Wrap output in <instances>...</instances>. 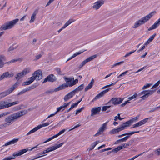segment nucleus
<instances>
[{
	"label": "nucleus",
	"instance_id": "obj_1",
	"mask_svg": "<svg viewBox=\"0 0 160 160\" xmlns=\"http://www.w3.org/2000/svg\"><path fill=\"white\" fill-rule=\"evenodd\" d=\"M28 112L27 110H24L11 114L5 119V121L8 126L11 124L21 117Z\"/></svg>",
	"mask_w": 160,
	"mask_h": 160
},
{
	"label": "nucleus",
	"instance_id": "obj_2",
	"mask_svg": "<svg viewBox=\"0 0 160 160\" xmlns=\"http://www.w3.org/2000/svg\"><path fill=\"white\" fill-rule=\"evenodd\" d=\"M42 77V71L38 69L35 71L32 74V76L28 79V80L24 82L23 84L24 86L29 85L31 84L35 80L37 81L41 79Z\"/></svg>",
	"mask_w": 160,
	"mask_h": 160
},
{
	"label": "nucleus",
	"instance_id": "obj_3",
	"mask_svg": "<svg viewBox=\"0 0 160 160\" xmlns=\"http://www.w3.org/2000/svg\"><path fill=\"white\" fill-rule=\"evenodd\" d=\"M156 13V12H152L145 17L142 18L136 21L134 23V26L132 27V28H136L144 24L151 18L153 15L154 13Z\"/></svg>",
	"mask_w": 160,
	"mask_h": 160
},
{
	"label": "nucleus",
	"instance_id": "obj_4",
	"mask_svg": "<svg viewBox=\"0 0 160 160\" xmlns=\"http://www.w3.org/2000/svg\"><path fill=\"white\" fill-rule=\"evenodd\" d=\"M19 21V19L18 18L15 20L7 22L4 24L2 25L0 28L1 30H4L8 29H10L12 28L14 25Z\"/></svg>",
	"mask_w": 160,
	"mask_h": 160
},
{
	"label": "nucleus",
	"instance_id": "obj_5",
	"mask_svg": "<svg viewBox=\"0 0 160 160\" xmlns=\"http://www.w3.org/2000/svg\"><path fill=\"white\" fill-rule=\"evenodd\" d=\"M21 59H17L12 60L10 61L5 62H4V61L6 60V58L3 55H0V68H3L4 65L5 64L9 65L11 63H14L19 60Z\"/></svg>",
	"mask_w": 160,
	"mask_h": 160
},
{
	"label": "nucleus",
	"instance_id": "obj_6",
	"mask_svg": "<svg viewBox=\"0 0 160 160\" xmlns=\"http://www.w3.org/2000/svg\"><path fill=\"white\" fill-rule=\"evenodd\" d=\"M19 84V82H17L11 88L8 89L5 92L0 93V99L4 97L11 93L15 88L18 87Z\"/></svg>",
	"mask_w": 160,
	"mask_h": 160
},
{
	"label": "nucleus",
	"instance_id": "obj_7",
	"mask_svg": "<svg viewBox=\"0 0 160 160\" xmlns=\"http://www.w3.org/2000/svg\"><path fill=\"white\" fill-rule=\"evenodd\" d=\"M156 91L155 90H143L141 92L139 93L138 95L141 96L142 95H143L141 97L142 99V100H144L146 98L148 97L149 95H152L154 92Z\"/></svg>",
	"mask_w": 160,
	"mask_h": 160
},
{
	"label": "nucleus",
	"instance_id": "obj_8",
	"mask_svg": "<svg viewBox=\"0 0 160 160\" xmlns=\"http://www.w3.org/2000/svg\"><path fill=\"white\" fill-rule=\"evenodd\" d=\"M19 103V101H17L13 102H10L7 104H5L6 103V102H0V106L1 108H0V109H2L7 108L14 105L18 104Z\"/></svg>",
	"mask_w": 160,
	"mask_h": 160
},
{
	"label": "nucleus",
	"instance_id": "obj_9",
	"mask_svg": "<svg viewBox=\"0 0 160 160\" xmlns=\"http://www.w3.org/2000/svg\"><path fill=\"white\" fill-rule=\"evenodd\" d=\"M139 132H140V131H134V132H130L129 133H124L118 136V138H120L122 137V136H124L127 135V136L120 139L121 141L122 142H126L128 140V139L129 138L130 135H132L133 134H134V133H138Z\"/></svg>",
	"mask_w": 160,
	"mask_h": 160
},
{
	"label": "nucleus",
	"instance_id": "obj_10",
	"mask_svg": "<svg viewBox=\"0 0 160 160\" xmlns=\"http://www.w3.org/2000/svg\"><path fill=\"white\" fill-rule=\"evenodd\" d=\"M123 100V98H112L106 104H109L111 103L113 105H118L121 103Z\"/></svg>",
	"mask_w": 160,
	"mask_h": 160
},
{
	"label": "nucleus",
	"instance_id": "obj_11",
	"mask_svg": "<svg viewBox=\"0 0 160 160\" xmlns=\"http://www.w3.org/2000/svg\"><path fill=\"white\" fill-rule=\"evenodd\" d=\"M126 127H127V126L125 123H124L120 125L119 127L112 129L110 131V133L112 134H115L118 132L125 129Z\"/></svg>",
	"mask_w": 160,
	"mask_h": 160
},
{
	"label": "nucleus",
	"instance_id": "obj_12",
	"mask_svg": "<svg viewBox=\"0 0 160 160\" xmlns=\"http://www.w3.org/2000/svg\"><path fill=\"white\" fill-rule=\"evenodd\" d=\"M63 143H60L58 145H56L54 146L50 147L48 148L46 150H44L43 151V153L45 154L49 152L52 151H54L59 147H61L63 144Z\"/></svg>",
	"mask_w": 160,
	"mask_h": 160
},
{
	"label": "nucleus",
	"instance_id": "obj_13",
	"mask_svg": "<svg viewBox=\"0 0 160 160\" xmlns=\"http://www.w3.org/2000/svg\"><path fill=\"white\" fill-rule=\"evenodd\" d=\"M111 88H107L100 92L99 94L96 95L95 98H93V100L91 101V102H94L96 100L100 98L103 97L107 92H108L109 90L111 89Z\"/></svg>",
	"mask_w": 160,
	"mask_h": 160
},
{
	"label": "nucleus",
	"instance_id": "obj_14",
	"mask_svg": "<svg viewBox=\"0 0 160 160\" xmlns=\"http://www.w3.org/2000/svg\"><path fill=\"white\" fill-rule=\"evenodd\" d=\"M97 57V55H94L93 56H91L90 57L87 58L84 61H83L82 63L80 64L79 66L78 67V68L79 69L81 68L84 65H85L87 63L89 62L93 59L96 58Z\"/></svg>",
	"mask_w": 160,
	"mask_h": 160
},
{
	"label": "nucleus",
	"instance_id": "obj_15",
	"mask_svg": "<svg viewBox=\"0 0 160 160\" xmlns=\"http://www.w3.org/2000/svg\"><path fill=\"white\" fill-rule=\"evenodd\" d=\"M104 1L103 0L98 1L93 4L92 6L93 8L96 10L98 9L104 3Z\"/></svg>",
	"mask_w": 160,
	"mask_h": 160
},
{
	"label": "nucleus",
	"instance_id": "obj_16",
	"mask_svg": "<svg viewBox=\"0 0 160 160\" xmlns=\"http://www.w3.org/2000/svg\"><path fill=\"white\" fill-rule=\"evenodd\" d=\"M56 80V78L52 74H51L48 76L42 82V83L46 82L47 81L53 82Z\"/></svg>",
	"mask_w": 160,
	"mask_h": 160
},
{
	"label": "nucleus",
	"instance_id": "obj_17",
	"mask_svg": "<svg viewBox=\"0 0 160 160\" xmlns=\"http://www.w3.org/2000/svg\"><path fill=\"white\" fill-rule=\"evenodd\" d=\"M14 74L13 73H10L9 72H6L1 75H0V81L8 78H11L13 77Z\"/></svg>",
	"mask_w": 160,
	"mask_h": 160
},
{
	"label": "nucleus",
	"instance_id": "obj_18",
	"mask_svg": "<svg viewBox=\"0 0 160 160\" xmlns=\"http://www.w3.org/2000/svg\"><path fill=\"white\" fill-rule=\"evenodd\" d=\"M107 127L106 126V123H104L102 124V126L99 128L98 132L94 136L96 137L99 136L101 134L102 132H104L105 130L106 129Z\"/></svg>",
	"mask_w": 160,
	"mask_h": 160
},
{
	"label": "nucleus",
	"instance_id": "obj_19",
	"mask_svg": "<svg viewBox=\"0 0 160 160\" xmlns=\"http://www.w3.org/2000/svg\"><path fill=\"white\" fill-rule=\"evenodd\" d=\"M28 150V149H24L13 153L12 155L14 157L22 155Z\"/></svg>",
	"mask_w": 160,
	"mask_h": 160
},
{
	"label": "nucleus",
	"instance_id": "obj_20",
	"mask_svg": "<svg viewBox=\"0 0 160 160\" xmlns=\"http://www.w3.org/2000/svg\"><path fill=\"white\" fill-rule=\"evenodd\" d=\"M76 93L73 90L70 92L69 93L65 96L64 98V100L65 101H67L69 99L72 98L73 96Z\"/></svg>",
	"mask_w": 160,
	"mask_h": 160
},
{
	"label": "nucleus",
	"instance_id": "obj_21",
	"mask_svg": "<svg viewBox=\"0 0 160 160\" xmlns=\"http://www.w3.org/2000/svg\"><path fill=\"white\" fill-rule=\"evenodd\" d=\"M139 117V116H137L136 117L133 118L132 119L125 122V123L127 126V127H128L129 126L134 122H136L137 121L138 119V118Z\"/></svg>",
	"mask_w": 160,
	"mask_h": 160
},
{
	"label": "nucleus",
	"instance_id": "obj_22",
	"mask_svg": "<svg viewBox=\"0 0 160 160\" xmlns=\"http://www.w3.org/2000/svg\"><path fill=\"white\" fill-rule=\"evenodd\" d=\"M101 108L100 107L93 108H92L91 110V116H92L94 115L97 114L99 112L101 111Z\"/></svg>",
	"mask_w": 160,
	"mask_h": 160
},
{
	"label": "nucleus",
	"instance_id": "obj_23",
	"mask_svg": "<svg viewBox=\"0 0 160 160\" xmlns=\"http://www.w3.org/2000/svg\"><path fill=\"white\" fill-rule=\"evenodd\" d=\"M64 80L66 82V83L67 84H70V83H72L73 82H74V84L72 85V86L76 84L78 82V79H76L74 81H73L72 82V80L71 79V78H68L67 77L64 78Z\"/></svg>",
	"mask_w": 160,
	"mask_h": 160
},
{
	"label": "nucleus",
	"instance_id": "obj_24",
	"mask_svg": "<svg viewBox=\"0 0 160 160\" xmlns=\"http://www.w3.org/2000/svg\"><path fill=\"white\" fill-rule=\"evenodd\" d=\"M94 83V80L93 79H92L91 82L89 83V84L84 89L85 92H86L88 91V90L92 88V86Z\"/></svg>",
	"mask_w": 160,
	"mask_h": 160
},
{
	"label": "nucleus",
	"instance_id": "obj_25",
	"mask_svg": "<svg viewBox=\"0 0 160 160\" xmlns=\"http://www.w3.org/2000/svg\"><path fill=\"white\" fill-rule=\"evenodd\" d=\"M38 11V10L37 9L34 11L31 16V19L29 21L30 23L33 22H34L35 18V16L37 14Z\"/></svg>",
	"mask_w": 160,
	"mask_h": 160
},
{
	"label": "nucleus",
	"instance_id": "obj_26",
	"mask_svg": "<svg viewBox=\"0 0 160 160\" xmlns=\"http://www.w3.org/2000/svg\"><path fill=\"white\" fill-rule=\"evenodd\" d=\"M74 84V82H73L72 83H71L70 84H67L66 83H65L60 85V86L61 87V89L62 90L68 87H71L72 86V85Z\"/></svg>",
	"mask_w": 160,
	"mask_h": 160
},
{
	"label": "nucleus",
	"instance_id": "obj_27",
	"mask_svg": "<svg viewBox=\"0 0 160 160\" xmlns=\"http://www.w3.org/2000/svg\"><path fill=\"white\" fill-rule=\"evenodd\" d=\"M18 139L17 138L13 139L11 141H10L7 142H6L3 146H6L9 145L13 144L17 142L18 141Z\"/></svg>",
	"mask_w": 160,
	"mask_h": 160
},
{
	"label": "nucleus",
	"instance_id": "obj_28",
	"mask_svg": "<svg viewBox=\"0 0 160 160\" xmlns=\"http://www.w3.org/2000/svg\"><path fill=\"white\" fill-rule=\"evenodd\" d=\"M18 139L17 138L13 139L11 141H10L7 142H6L3 146H6L9 145L13 144L17 142L18 141Z\"/></svg>",
	"mask_w": 160,
	"mask_h": 160
},
{
	"label": "nucleus",
	"instance_id": "obj_29",
	"mask_svg": "<svg viewBox=\"0 0 160 160\" xmlns=\"http://www.w3.org/2000/svg\"><path fill=\"white\" fill-rule=\"evenodd\" d=\"M84 87V85L83 84H81L80 85L78 86L73 91L75 93H76L78 92L81 91Z\"/></svg>",
	"mask_w": 160,
	"mask_h": 160
},
{
	"label": "nucleus",
	"instance_id": "obj_30",
	"mask_svg": "<svg viewBox=\"0 0 160 160\" xmlns=\"http://www.w3.org/2000/svg\"><path fill=\"white\" fill-rule=\"evenodd\" d=\"M160 25L159 23L157 21H156L155 23L150 28H149L148 30L150 31L152 29L156 28Z\"/></svg>",
	"mask_w": 160,
	"mask_h": 160
},
{
	"label": "nucleus",
	"instance_id": "obj_31",
	"mask_svg": "<svg viewBox=\"0 0 160 160\" xmlns=\"http://www.w3.org/2000/svg\"><path fill=\"white\" fill-rule=\"evenodd\" d=\"M160 25L159 23L157 21H156L155 23L150 28H149L148 30L150 31L152 29L156 28Z\"/></svg>",
	"mask_w": 160,
	"mask_h": 160
},
{
	"label": "nucleus",
	"instance_id": "obj_32",
	"mask_svg": "<svg viewBox=\"0 0 160 160\" xmlns=\"http://www.w3.org/2000/svg\"><path fill=\"white\" fill-rule=\"evenodd\" d=\"M156 35V33H154L153 35L151 36L150 38L148 39V41L145 43V45H147L151 42L152 40L155 37Z\"/></svg>",
	"mask_w": 160,
	"mask_h": 160
},
{
	"label": "nucleus",
	"instance_id": "obj_33",
	"mask_svg": "<svg viewBox=\"0 0 160 160\" xmlns=\"http://www.w3.org/2000/svg\"><path fill=\"white\" fill-rule=\"evenodd\" d=\"M99 142V141H96L93 143L91 145V147L87 149V151L88 150L89 152L91 150L94 149L95 146Z\"/></svg>",
	"mask_w": 160,
	"mask_h": 160
},
{
	"label": "nucleus",
	"instance_id": "obj_34",
	"mask_svg": "<svg viewBox=\"0 0 160 160\" xmlns=\"http://www.w3.org/2000/svg\"><path fill=\"white\" fill-rule=\"evenodd\" d=\"M75 20H73L72 19H69L68 21L63 26V28H66L67 27H68V25H69L70 24L74 22Z\"/></svg>",
	"mask_w": 160,
	"mask_h": 160
},
{
	"label": "nucleus",
	"instance_id": "obj_35",
	"mask_svg": "<svg viewBox=\"0 0 160 160\" xmlns=\"http://www.w3.org/2000/svg\"><path fill=\"white\" fill-rule=\"evenodd\" d=\"M24 76L22 72L18 73L15 76V78L16 79L19 80Z\"/></svg>",
	"mask_w": 160,
	"mask_h": 160
},
{
	"label": "nucleus",
	"instance_id": "obj_36",
	"mask_svg": "<svg viewBox=\"0 0 160 160\" xmlns=\"http://www.w3.org/2000/svg\"><path fill=\"white\" fill-rule=\"evenodd\" d=\"M38 130V129L37 127H36L35 128H34L32 129V130H31L28 133H27L26 135H29L30 134H31L35 132L36 131H37Z\"/></svg>",
	"mask_w": 160,
	"mask_h": 160
},
{
	"label": "nucleus",
	"instance_id": "obj_37",
	"mask_svg": "<svg viewBox=\"0 0 160 160\" xmlns=\"http://www.w3.org/2000/svg\"><path fill=\"white\" fill-rule=\"evenodd\" d=\"M30 68H28L24 69L22 72L24 76L29 73L30 72Z\"/></svg>",
	"mask_w": 160,
	"mask_h": 160
},
{
	"label": "nucleus",
	"instance_id": "obj_38",
	"mask_svg": "<svg viewBox=\"0 0 160 160\" xmlns=\"http://www.w3.org/2000/svg\"><path fill=\"white\" fill-rule=\"evenodd\" d=\"M49 125V123L48 122H46V123H43L42 124L39 125H38V126H37V127L38 129H39L42 127L47 126Z\"/></svg>",
	"mask_w": 160,
	"mask_h": 160
},
{
	"label": "nucleus",
	"instance_id": "obj_39",
	"mask_svg": "<svg viewBox=\"0 0 160 160\" xmlns=\"http://www.w3.org/2000/svg\"><path fill=\"white\" fill-rule=\"evenodd\" d=\"M122 149V146H118L116 148L113 149L112 150V151H113V152H118L120 151V150Z\"/></svg>",
	"mask_w": 160,
	"mask_h": 160
},
{
	"label": "nucleus",
	"instance_id": "obj_40",
	"mask_svg": "<svg viewBox=\"0 0 160 160\" xmlns=\"http://www.w3.org/2000/svg\"><path fill=\"white\" fill-rule=\"evenodd\" d=\"M17 48V46L16 45H13L11 46L8 49V52H10V51H13Z\"/></svg>",
	"mask_w": 160,
	"mask_h": 160
},
{
	"label": "nucleus",
	"instance_id": "obj_41",
	"mask_svg": "<svg viewBox=\"0 0 160 160\" xmlns=\"http://www.w3.org/2000/svg\"><path fill=\"white\" fill-rule=\"evenodd\" d=\"M142 126L140 122H138L137 123H136L133 124L132 127H131V128H135L138 127L139 126Z\"/></svg>",
	"mask_w": 160,
	"mask_h": 160
},
{
	"label": "nucleus",
	"instance_id": "obj_42",
	"mask_svg": "<svg viewBox=\"0 0 160 160\" xmlns=\"http://www.w3.org/2000/svg\"><path fill=\"white\" fill-rule=\"evenodd\" d=\"M65 109V108L63 107V106L62 105L60 107H59L58 108H57V111L55 112V113H57L59 112L61 110H62V111H63Z\"/></svg>",
	"mask_w": 160,
	"mask_h": 160
},
{
	"label": "nucleus",
	"instance_id": "obj_43",
	"mask_svg": "<svg viewBox=\"0 0 160 160\" xmlns=\"http://www.w3.org/2000/svg\"><path fill=\"white\" fill-rule=\"evenodd\" d=\"M80 101H78L77 102H76L74 103H73L71 106L70 107V109H72L74 107H76L78 105L80 102Z\"/></svg>",
	"mask_w": 160,
	"mask_h": 160
},
{
	"label": "nucleus",
	"instance_id": "obj_44",
	"mask_svg": "<svg viewBox=\"0 0 160 160\" xmlns=\"http://www.w3.org/2000/svg\"><path fill=\"white\" fill-rule=\"evenodd\" d=\"M150 118H146L140 121V122L141 123V125H142L144 124L146 122H148V120Z\"/></svg>",
	"mask_w": 160,
	"mask_h": 160
},
{
	"label": "nucleus",
	"instance_id": "obj_45",
	"mask_svg": "<svg viewBox=\"0 0 160 160\" xmlns=\"http://www.w3.org/2000/svg\"><path fill=\"white\" fill-rule=\"evenodd\" d=\"M111 106V105L103 106L102 108V111H105L108 109Z\"/></svg>",
	"mask_w": 160,
	"mask_h": 160
},
{
	"label": "nucleus",
	"instance_id": "obj_46",
	"mask_svg": "<svg viewBox=\"0 0 160 160\" xmlns=\"http://www.w3.org/2000/svg\"><path fill=\"white\" fill-rule=\"evenodd\" d=\"M152 84L147 83L142 88V89L144 90L150 87L152 85Z\"/></svg>",
	"mask_w": 160,
	"mask_h": 160
},
{
	"label": "nucleus",
	"instance_id": "obj_47",
	"mask_svg": "<svg viewBox=\"0 0 160 160\" xmlns=\"http://www.w3.org/2000/svg\"><path fill=\"white\" fill-rule=\"evenodd\" d=\"M138 95L137 94V93H135L134 94V95H133L132 96H131L130 97H129L128 98V99H129V100H131L132 99L136 98L137 97Z\"/></svg>",
	"mask_w": 160,
	"mask_h": 160
},
{
	"label": "nucleus",
	"instance_id": "obj_48",
	"mask_svg": "<svg viewBox=\"0 0 160 160\" xmlns=\"http://www.w3.org/2000/svg\"><path fill=\"white\" fill-rule=\"evenodd\" d=\"M34 88L33 86H30L27 88H26L24 89L25 90V92H28V91H29L30 90L34 89Z\"/></svg>",
	"mask_w": 160,
	"mask_h": 160
},
{
	"label": "nucleus",
	"instance_id": "obj_49",
	"mask_svg": "<svg viewBox=\"0 0 160 160\" xmlns=\"http://www.w3.org/2000/svg\"><path fill=\"white\" fill-rule=\"evenodd\" d=\"M160 83V80H159L158 82H157L154 85L152 86V87L151 88H155L157 87L159 85V84Z\"/></svg>",
	"mask_w": 160,
	"mask_h": 160
},
{
	"label": "nucleus",
	"instance_id": "obj_50",
	"mask_svg": "<svg viewBox=\"0 0 160 160\" xmlns=\"http://www.w3.org/2000/svg\"><path fill=\"white\" fill-rule=\"evenodd\" d=\"M117 82H116L115 83H112L111 84H109V85H107L103 87H102V89H104V88H107V87H110L111 86L114 85L117 83Z\"/></svg>",
	"mask_w": 160,
	"mask_h": 160
},
{
	"label": "nucleus",
	"instance_id": "obj_51",
	"mask_svg": "<svg viewBox=\"0 0 160 160\" xmlns=\"http://www.w3.org/2000/svg\"><path fill=\"white\" fill-rule=\"evenodd\" d=\"M8 126L6 124V123H5L3 124H2L0 125V129H3L7 127Z\"/></svg>",
	"mask_w": 160,
	"mask_h": 160
},
{
	"label": "nucleus",
	"instance_id": "obj_52",
	"mask_svg": "<svg viewBox=\"0 0 160 160\" xmlns=\"http://www.w3.org/2000/svg\"><path fill=\"white\" fill-rule=\"evenodd\" d=\"M123 61H121V62H120L116 63L112 65V66L111 67V68H113L114 67H115L118 65H120L121 64H122V63H123Z\"/></svg>",
	"mask_w": 160,
	"mask_h": 160
},
{
	"label": "nucleus",
	"instance_id": "obj_53",
	"mask_svg": "<svg viewBox=\"0 0 160 160\" xmlns=\"http://www.w3.org/2000/svg\"><path fill=\"white\" fill-rule=\"evenodd\" d=\"M57 137L56 135H54L52 137H51L50 138H48V140H47L46 141H45L44 142H43V143H46V142H49V141H50V140H52V139H53Z\"/></svg>",
	"mask_w": 160,
	"mask_h": 160
},
{
	"label": "nucleus",
	"instance_id": "obj_54",
	"mask_svg": "<svg viewBox=\"0 0 160 160\" xmlns=\"http://www.w3.org/2000/svg\"><path fill=\"white\" fill-rule=\"evenodd\" d=\"M42 54H39L38 55H36L35 56V58L34 59V60L35 61H37L38 60V59H39L42 56Z\"/></svg>",
	"mask_w": 160,
	"mask_h": 160
},
{
	"label": "nucleus",
	"instance_id": "obj_55",
	"mask_svg": "<svg viewBox=\"0 0 160 160\" xmlns=\"http://www.w3.org/2000/svg\"><path fill=\"white\" fill-rule=\"evenodd\" d=\"M128 72V71H126L123 73H122V74H120L119 76H118L117 78H120L122 76H124L125 75L126 73H127Z\"/></svg>",
	"mask_w": 160,
	"mask_h": 160
},
{
	"label": "nucleus",
	"instance_id": "obj_56",
	"mask_svg": "<svg viewBox=\"0 0 160 160\" xmlns=\"http://www.w3.org/2000/svg\"><path fill=\"white\" fill-rule=\"evenodd\" d=\"M65 129H63L60 131L58 134L56 135V137H57L61 134L65 132Z\"/></svg>",
	"mask_w": 160,
	"mask_h": 160
},
{
	"label": "nucleus",
	"instance_id": "obj_57",
	"mask_svg": "<svg viewBox=\"0 0 160 160\" xmlns=\"http://www.w3.org/2000/svg\"><path fill=\"white\" fill-rule=\"evenodd\" d=\"M83 52H76V53H74L73 54V55L72 56V58H74V57H76L77 56L81 54V53H82Z\"/></svg>",
	"mask_w": 160,
	"mask_h": 160
},
{
	"label": "nucleus",
	"instance_id": "obj_58",
	"mask_svg": "<svg viewBox=\"0 0 160 160\" xmlns=\"http://www.w3.org/2000/svg\"><path fill=\"white\" fill-rule=\"evenodd\" d=\"M155 154L158 156L160 155V148H158L155 151Z\"/></svg>",
	"mask_w": 160,
	"mask_h": 160
},
{
	"label": "nucleus",
	"instance_id": "obj_59",
	"mask_svg": "<svg viewBox=\"0 0 160 160\" xmlns=\"http://www.w3.org/2000/svg\"><path fill=\"white\" fill-rule=\"evenodd\" d=\"M55 70L60 75H62V72L60 68H57L55 69Z\"/></svg>",
	"mask_w": 160,
	"mask_h": 160
},
{
	"label": "nucleus",
	"instance_id": "obj_60",
	"mask_svg": "<svg viewBox=\"0 0 160 160\" xmlns=\"http://www.w3.org/2000/svg\"><path fill=\"white\" fill-rule=\"evenodd\" d=\"M84 107H82L81 108H79L76 111V114H78L79 113L81 112L84 109Z\"/></svg>",
	"mask_w": 160,
	"mask_h": 160
},
{
	"label": "nucleus",
	"instance_id": "obj_61",
	"mask_svg": "<svg viewBox=\"0 0 160 160\" xmlns=\"http://www.w3.org/2000/svg\"><path fill=\"white\" fill-rule=\"evenodd\" d=\"M9 114V112H5L4 113H2L0 114V118L3 117L5 115H7Z\"/></svg>",
	"mask_w": 160,
	"mask_h": 160
},
{
	"label": "nucleus",
	"instance_id": "obj_62",
	"mask_svg": "<svg viewBox=\"0 0 160 160\" xmlns=\"http://www.w3.org/2000/svg\"><path fill=\"white\" fill-rule=\"evenodd\" d=\"M15 158V157L10 156L4 158L2 160H11L12 159H14Z\"/></svg>",
	"mask_w": 160,
	"mask_h": 160
},
{
	"label": "nucleus",
	"instance_id": "obj_63",
	"mask_svg": "<svg viewBox=\"0 0 160 160\" xmlns=\"http://www.w3.org/2000/svg\"><path fill=\"white\" fill-rule=\"evenodd\" d=\"M61 90L62 89H61V87L60 86H59V87L55 88L54 90V91L55 92H57Z\"/></svg>",
	"mask_w": 160,
	"mask_h": 160
},
{
	"label": "nucleus",
	"instance_id": "obj_64",
	"mask_svg": "<svg viewBox=\"0 0 160 160\" xmlns=\"http://www.w3.org/2000/svg\"><path fill=\"white\" fill-rule=\"evenodd\" d=\"M159 108L158 107H155V108H152L151 110L149 111V112H152L155 111L158 109Z\"/></svg>",
	"mask_w": 160,
	"mask_h": 160
}]
</instances>
